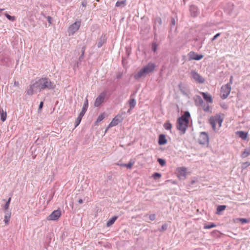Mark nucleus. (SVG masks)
Instances as JSON below:
<instances>
[{"label": "nucleus", "instance_id": "obj_1", "mask_svg": "<svg viewBox=\"0 0 250 250\" xmlns=\"http://www.w3.org/2000/svg\"><path fill=\"white\" fill-rule=\"evenodd\" d=\"M56 87V84L48 77H42L38 81L31 83L26 92L27 95L31 96L44 90H53Z\"/></svg>", "mask_w": 250, "mask_h": 250}, {"label": "nucleus", "instance_id": "obj_2", "mask_svg": "<svg viewBox=\"0 0 250 250\" xmlns=\"http://www.w3.org/2000/svg\"><path fill=\"white\" fill-rule=\"evenodd\" d=\"M156 65L154 63L149 62L134 75V78L138 80L143 77L146 76L147 74L153 71Z\"/></svg>", "mask_w": 250, "mask_h": 250}, {"label": "nucleus", "instance_id": "obj_3", "mask_svg": "<svg viewBox=\"0 0 250 250\" xmlns=\"http://www.w3.org/2000/svg\"><path fill=\"white\" fill-rule=\"evenodd\" d=\"M188 119H186L183 116H181L177 120V128L181 131L182 134H184L188 126Z\"/></svg>", "mask_w": 250, "mask_h": 250}, {"label": "nucleus", "instance_id": "obj_4", "mask_svg": "<svg viewBox=\"0 0 250 250\" xmlns=\"http://www.w3.org/2000/svg\"><path fill=\"white\" fill-rule=\"evenodd\" d=\"M88 100L86 98L84 101V104H83L82 111L80 112V113L79 114V116L78 117V118H77V119L75 121V127H77V126H78V125L80 124L81 120L82 119V118L85 114V113L88 108Z\"/></svg>", "mask_w": 250, "mask_h": 250}, {"label": "nucleus", "instance_id": "obj_5", "mask_svg": "<svg viewBox=\"0 0 250 250\" xmlns=\"http://www.w3.org/2000/svg\"><path fill=\"white\" fill-rule=\"evenodd\" d=\"M231 90L230 83H227L223 85L221 88V98L222 99H226L230 93Z\"/></svg>", "mask_w": 250, "mask_h": 250}, {"label": "nucleus", "instance_id": "obj_6", "mask_svg": "<svg viewBox=\"0 0 250 250\" xmlns=\"http://www.w3.org/2000/svg\"><path fill=\"white\" fill-rule=\"evenodd\" d=\"M81 21H76L71 24L68 29L69 36L73 35L80 28L81 26Z\"/></svg>", "mask_w": 250, "mask_h": 250}, {"label": "nucleus", "instance_id": "obj_7", "mask_svg": "<svg viewBox=\"0 0 250 250\" xmlns=\"http://www.w3.org/2000/svg\"><path fill=\"white\" fill-rule=\"evenodd\" d=\"M209 137L208 133L206 132H202L200 133L198 139V142L201 145H206L208 143Z\"/></svg>", "mask_w": 250, "mask_h": 250}, {"label": "nucleus", "instance_id": "obj_8", "mask_svg": "<svg viewBox=\"0 0 250 250\" xmlns=\"http://www.w3.org/2000/svg\"><path fill=\"white\" fill-rule=\"evenodd\" d=\"M123 120V119L122 118V116L121 115H117L114 118H113L112 121L109 124L107 128L106 129L105 131H106L109 128L116 126L117 125H118L119 123H121L122 122Z\"/></svg>", "mask_w": 250, "mask_h": 250}, {"label": "nucleus", "instance_id": "obj_9", "mask_svg": "<svg viewBox=\"0 0 250 250\" xmlns=\"http://www.w3.org/2000/svg\"><path fill=\"white\" fill-rule=\"evenodd\" d=\"M188 61L196 60L199 61L201 60L204 57L202 54H198L194 51H190L188 54Z\"/></svg>", "mask_w": 250, "mask_h": 250}, {"label": "nucleus", "instance_id": "obj_10", "mask_svg": "<svg viewBox=\"0 0 250 250\" xmlns=\"http://www.w3.org/2000/svg\"><path fill=\"white\" fill-rule=\"evenodd\" d=\"M192 78L197 83H203L205 82V80L199 75L196 71L192 70L191 72Z\"/></svg>", "mask_w": 250, "mask_h": 250}, {"label": "nucleus", "instance_id": "obj_11", "mask_svg": "<svg viewBox=\"0 0 250 250\" xmlns=\"http://www.w3.org/2000/svg\"><path fill=\"white\" fill-rule=\"evenodd\" d=\"M61 215V211L60 209L53 211L47 218L48 220H57Z\"/></svg>", "mask_w": 250, "mask_h": 250}, {"label": "nucleus", "instance_id": "obj_12", "mask_svg": "<svg viewBox=\"0 0 250 250\" xmlns=\"http://www.w3.org/2000/svg\"><path fill=\"white\" fill-rule=\"evenodd\" d=\"M105 95V93L103 92L96 98L94 102V106L95 107L99 106L101 104L104 102Z\"/></svg>", "mask_w": 250, "mask_h": 250}, {"label": "nucleus", "instance_id": "obj_13", "mask_svg": "<svg viewBox=\"0 0 250 250\" xmlns=\"http://www.w3.org/2000/svg\"><path fill=\"white\" fill-rule=\"evenodd\" d=\"M177 174L180 179H184L186 176V168L184 167L178 168Z\"/></svg>", "mask_w": 250, "mask_h": 250}, {"label": "nucleus", "instance_id": "obj_14", "mask_svg": "<svg viewBox=\"0 0 250 250\" xmlns=\"http://www.w3.org/2000/svg\"><path fill=\"white\" fill-rule=\"evenodd\" d=\"M162 24V20L161 18L159 17H157L154 19V24H153V32L155 36H156V26H160Z\"/></svg>", "mask_w": 250, "mask_h": 250}, {"label": "nucleus", "instance_id": "obj_15", "mask_svg": "<svg viewBox=\"0 0 250 250\" xmlns=\"http://www.w3.org/2000/svg\"><path fill=\"white\" fill-rule=\"evenodd\" d=\"M167 142V140L166 139V135L163 134L159 135L158 138V144L159 145H164Z\"/></svg>", "mask_w": 250, "mask_h": 250}, {"label": "nucleus", "instance_id": "obj_16", "mask_svg": "<svg viewBox=\"0 0 250 250\" xmlns=\"http://www.w3.org/2000/svg\"><path fill=\"white\" fill-rule=\"evenodd\" d=\"M201 95H202L204 99L208 103H212L213 102L211 96L207 92H201Z\"/></svg>", "mask_w": 250, "mask_h": 250}, {"label": "nucleus", "instance_id": "obj_17", "mask_svg": "<svg viewBox=\"0 0 250 250\" xmlns=\"http://www.w3.org/2000/svg\"><path fill=\"white\" fill-rule=\"evenodd\" d=\"M107 38L106 37L105 35H103L101 38L99 39L97 44V47L100 48L102 46V45L106 42Z\"/></svg>", "mask_w": 250, "mask_h": 250}, {"label": "nucleus", "instance_id": "obj_18", "mask_svg": "<svg viewBox=\"0 0 250 250\" xmlns=\"http://www.w3.org/2000/svg\"><path fill=\"white\" fill-rule=\"evenodd\" d=\"M193 99L194 100L195 104L196 106H201L204 103L203 100L199 95H196L194 96Z\"/></svg>", "mask_w": 250, "mask_h": 250}, {"label": "nucleus", "instance_id": "obj_19", "mask_svg": "<svg viewBox=\"0 0 250 250\" xmlns=\"http://www.w3.org/2000/svg\"><path fill=\"white\" fill-rule=\"evenodd\" d=\"M227 206L225 205H219L217 207L216 213L218 215H221L222 211H224L226 208Z\"/></svg>", "mask_w": 250, "mask_h": 250}, {"label": "nucleus", "instance_id": "obj_20", "mask_svg": "<svg viewBox=\"0 0 250 250\" xmlns=\"http://www.w3.org/2000/svg\"><path fill=\"white\" fill-rule=\"evenodd\" d=\"M190 11L192 16H196L197 15L198 8L195 5H191L190 6Z\"/></svg>", "mask_w": 250, "mask_h": 250}, {"label": "nucleus", "instance_id": "obj_21", "mask_svg": "<svg viewBox=\"0 0 250 250\" xmlns=\"http://www.w3.org/2000/svg\"><path fill=\"white\" fill-rule=\"evenodd\" d=\"M0 119L2 122H4L7 117V113L5 111H4L2 108H0Z\"/></svg>", "mask_w": 250, "mask_h": 250}, {"label": "nucleus", "instance_id": "obj_22", "mask_svg": "<svg viewBox=\"0 0 250 250\" xmlns=\"http://www.w3.org/2000/svg\"><path fill=\"white\" fill-rule=\"evenodd\" d=\"M4 221L6 224H7L9 221L11 217V212L10 211H4Z\"/></svg>", "mask_w": 250, "mask_h": 250}, {"label": "nucleus", "instance_id": "obj_23", "mask_svg": "<svg viewBox=\"0 0 250 250\" xmlns=\"http://www.w3.org/2000/svg\"><path fill=\"white\" fill-rule=\"evenodd\" d=\"M239 137L243 140H246L248 136V133L243 131H238L237 132Z\"/></svg>", "mask_w": 250, "mask_h": 250}, {"label": "nucleus", "instance_id": "obj_24", "mask_svg": "<svg viewBox=\"0 0 250 250\" xmlns=\"http://www.w3.org/2000/svg\"><path fill=\"white\" fill-rule=\"evenodd\" d=\"M117 216H114L111 218L110 219H109V220L106 223L107 227H110L111 225H112L114 223L115 221L117 220Z\"/></svg>", "mask_w": 250, "mask_h": 250}, {"label": "nucleus", "instance_id": "obj_25", "mask_svg": "<svg viewBox=\"0 0 250 250\" xmlns=\"http://www.w3.org/2000/svg\"><path fill=\"white\" fill-rule=\"evenodd\" d=\"M128 104L129 105V107H130V109H132V108H133L135 106L136 104V101L133 98L130 99L128 101Z\"/></svg>", "mask_w": 250, "mask_h": 250}, {"label": "nucleus", "instance_id": "obj_26", "mask_svg": "<svg viewBox=\"0 0 250 250\" xmlns=\"http://www.w3.org/2000/svg\"><path fill=\"white\" fill-rule=\"evenodd\" d=\"M209 123L211 125L213 129L216 130V120L213 118H210L209 119Z\"/></svg>", "mask_w": 250, "mask_h": 250}, {"label": "nucleus", "instance_id": "obj_27", "mask_svg": "<svg viewBox=\"0 0 250 250\" xmlns=\"http://www.w3.org/2000/svg\"><path fill=\"white\" fill-rule=\"evenodd\" d=\"M250 155V148H246L244 150L242 154V157L246 158Z\"/></svg>", "mask_w": 250, "mask_h": 250}, {"label": "nucleus", "instance_id": "obj_28", "mask_svg": "<svg viewBox=\"0 0 250 250\" xmlns=\"http://www.w3.org/2000/svg\"><path fill=\"white\" fill-rule=\"evenodd\" d=\"M126 0L118 1L115 4L116 7H124L125 5Z\"/></svg>", "mask_w": 250, "mask_h": 250}, {"label": "nucleus", "instance_id": "obj_29", "mask_svg": "<svg viewBox=\"0 0 250 250\" xmlns=\"http://www.w3.org/2000/svg\"><path fill=\"white\" fill-rule=\"evenodd\" d=\"M216 226V225L214 223H210L209 224H205L204 228L205 229H209Z\"/></svg>", "mask_w": 250, "mask_h": 250}, {"label": "nucleus", "instance_id": "obj_30", "mask_svg": "<svg viewBox=\"0 0 250 250\" xmlns=\"http://www.w3.org/2000/svg\"><path fill=\"white\" fill-rule=\"evenodd\" d=\"M201 106L202 107L203 110H204V111L205 112H209V108H210V107H209V105L208 104H205V103H204V104H202L201 105Z\"/></svg>", "mask_w": 250, "mask_h": 250}, {"label": "nucleus", "instance_id": "obj_31", "mask_svg": "<svg viewBox=\"0 0 250 250\" xmlns=\"http://www.w3.org/2000/svg\"><path fill=\"white\" fill-rule=\"evenodd\" d=\"M164 126L166 129L170 130L172 127V125L169 121H167L164 124Z\"/></svg>", "mask_w": 250, "mask_h": 250}, {"label": "nucleus", "instance_id": "obj_32", "mask_svg": "<svg viewBox=\"0 0 250 250\" xmlns=\"http://www.w3.org/2000/svg\"><path fill=\"white\" fill-rule=\"evenodd\" d=\"M161 174L158 172H155L152 177L154 180H157L161 177Z\"/></svg>", "mask_w": 250, "mask_h": 250}, {"label": "nucleus", "instance_id": "obj_33", "mask_svg": "<svg viewBox=\"0 0 250 250\" xmlns=\"http://www.w3.org/2000/svg\"><path fill=\"white\" fill-rule=\"evenodd\" d=\"M84 59V55L81 54L79 58L78 61L76 63V65L77 67H79V65L81 64L82 62L83 61Z\"/></svg>", "mask_w": 250, "mask_h": 250}, {"label": "nucleus", "instance_id": "obj_34", "mask_svg": "<svg viewBox=\"0 0 250 250\" xmlns=\"http://www.w3.org/2000/svg\"><path fill=\"white\" fill-rule=\"evenodd\" d=\"M157 161L159 163V164H160V165L161 166H164L166 165V161H165V160H164L163 159L158 158L157 159Z\"/></svg>", "mask_w": 250, "mask_h": 250}, {"label": "nucleus", "instance_id": "obj_35", "mask_svg": "<svg viewBox=\"0 0 250 250\" xmlns=\"http://www.w3.org/2000/svg\"><path fill=\"white\" fill-rule=\"evenodd\" d=\"M134 164V162L130 160L128 164H125V167L127 168H131Z\"/></svg>", "mask_w": 250, "mask_h": 250}, {"label": "nucleus", "instance_id": "obj_36", "mask_svg": "<svg viewBox=\"0 0 250 250\" xmlns=\"http://www.w3.org/2000/svg\"><path fill=\"white\" fill-rule=\"evenodd\" d=\"M151 49L152 51L154 52H155L157 49V44L156 42H153L151 45Z\"/></svg>", "mask_w": 250, "mask_h": 250}, {"label": "nucleus", "instance_id": "obj_37", "mask_svg": "<svg viewBox=\"0 0 250 250\" xmlns=\"http://www.w3.org/2000/svg\"><path fill=\"white\" fill-rule=\"evenodd\" d=\"M5 16L9 20L11 21H13L15 20V17L14 16H10L7 13H5Z\"/></svg>", "mask_w": 250, "mask_h": 250}, {"label": "nucleus", "instance_id": "obj_38", "mask_svg": "<svg viewBox=\"0 0 250 250\" xmlns=\"http://www.w3.org/2000/svg\"><path fill=\"white\" fill-rule=\"evenodd\" d=\"M167 224H165L163 225L161 227V228L159 229V230L160 232H162V231H164L166 230H167Z\"/></svg>", "mask_w": 250, "mask_h": 250}, {"label": "nucleus", "instance_id": "obj_39", "mask_svg": "<svg viewBox=\"0 0 250 250\" xmlns=\"http://www.w3.org/2000/svg\"><path fill=\"white\" fill-rule=\"evenodd\" d=\"M215 120H216V123L217 122L219 124V127H220L223 122V119H222L220 116H219Z\"/></svg>", "mask_w": 250, "mask_h": 250}, {"label": "nucleus", "instance_id": "obj_40", "mask_svg": "<svg viewBox=\"0 0 250 250\" xmlns=\"http://www.w3.org/2000/svg\"><path fill=\"white\" fill-rule=\"evenodd\" d=\"M104 114L100 115L97 119L96 122L99 123L101 122L104 119Z\"/></svg>", "mask_w": 250, "mask_h": 250}, {"label": "nucleus", "instance_id": "obj_41", "mask_svg": "<svg viewBox=\"0 0 250 250\" xmlns=\"http://www.w3.org/2000/svg\"><path fill=\"white\" fill-rule=\"evenodd\" d=\"M249 166H250V163H249L248 162H244V163H242V168L243 169H245L246 168L248 167H249Z\"/></svg>", "mask_w": 250, "mask_h": 250}, {"label": "nucleus", "instance_id": "obj_42", "mask_svg": "<svg viewBox=\"0 0 250 250\" xmlns=\"http://www.w3.org/2000/svg\"><path fill=\"white\" fill-rule=\"evenodd\" d=\"M239 220L242 224L248 223L249 222V220L246 218H239Z\"/></svg>", "mask_w": 250, "mask_h": 250}, {"label": "nucleus", "instance_id": "obj_43", "mask_svg": "<svg viewBox=\"0 0 250 250\" xmlns=\"http://www.w3.org/2000/svg\"><path fill=\"white\" fill-rule=\"evenodd\" d=\"M182 116H183L184 118H185L186 119H188L190 117V113L188 111H186Z\"/></svg>", "mask_w": 250, "mask_h": 250}, {"label": "nucleus", "instance_id": "obj_44", "mask_svg": "<svg viewBox=\"0 0 250 250\" xmlns=\"http://www.w3.org/2000/svg\"><path fill=\"white\" fill-rule=\"evenodd\" d=\"M175 24H176V20L174 18L172 17L171 18V23H170L171 27H172V26H175Z\"/></svg>", "mask_w": 250, "mask_h": 250}, {"label": "nucleus", "instance_id": "obj_45", "mask_svg": "<svg viewBox=\"0 0 250 250\" xmlns=\"http://www.w3.org/2000/svg\"><path fill=\"white\" fill-rule=\"evenodd\" d=\"M9 204L6 202L5 205L3 207V209L4 210V211H9L8 209L9 208Z\"/></svg>", "mask_w": 250, "mask_h": 250}, {"label": "nucleus", "instance_id": "obj_46", "mask_svg": "<svg viewBox=\"0 0 250 250\" xmlns=\"http://www.w3.org/2000/svg\"><path fill=\"white\" fill-rule=\"evenodd\" d=\"M43 106V102L42 101L41 102L39 106L38 112H40L42 110V107Z\"/></svg>", "mask_w": 250, "mask_h": 250}, {"label": "nucleus", "instance_id": "obj_47", "mask_svg": "<svg viewBox=\"0 0 250 250\" xmlns=\"http://www.w3.org/2000/svg\"><path fill=\"white\" fill-rule=\"evenodd\" d=\"M149 219L151 221H153L156 218V215L155 214H150L149 216Z\"/></svg>", "mask_w": 250, "mask_h": 250}, {"label": "nucleus", "instance_id": "obj_48", "mask_svg": "<svg viewBox=\"0 0 250 250\" xmlns=\"http://www.w3.org/2000/svg\"><path fill=\"white\" fill-rule=\"evenodd\" d=\"M220 36V33H217L212 38L211 41H213L215 40L218 37Z\"/></svg>", "mask_w": 250, "mask_h": 250}, {"label": "nucleus", "instance_id": "obj_49", "mask_svg": "<svg viewBox=\"0 0 250 250\" xmlns=\"http://www.w3.org/2000/svg\"><path fill=\"white\" fill-rule=\"evenodd\" d=\"M86 49V45H83L82 48L81 54L84 55L85 50Z\"/></svg>", "mask_w": 250, "mask_h": 250}, {"label": "nucleus", "instance_id": "obj_50", "mask_svg": "<svg viewBox=\"0 0 250 250\" xmlns=\"http://www.w3.org/2000/svg\"><path fill=\"white\" fill-rule=\"evenodd\" d=\"M82 5L83 7H86L87 5V1L86 0H83L82 2Z\"/></svg>", "mask_w": 250, "mask_h": 250}, {"label": "nucleus", "instance_id": "obj_51", "mask_svg": "<svg viewBox=\"0 0 250 250\" xmlns=\"http://www.w3.org/2000/svg\"><path fill=\"white\" fill-rule=\"evenodd\" d=\"M219 233V232L218 230H214L211 232V234L214 236L215 235H217Z\"/></svg>", "mask_w": 250, "mask_h": 250}, {"label": "nucleus", "instance_id": "obj_52", "mask_svg": "<svg viewBox=\"0 0 250 250\" xmlns=\"http://www.w3.org/2000/svg\"><path fill=\"white\" fill-rule=\"evenodd\" d=\"M221 106L223 108L225 109L228 108V106H227V105L225 104H221Z\"/></svg>", "mask_w": 250, "mask_h": 250}, {"label": "nucleus", "instance_id": "obj_53", "mask_svg": "<svg viewBox=\"0 0 250 250\" xmlns=\"http://www.w3.org/2000/svg\"><path fill=\"white\" fill-rule=\"evenodd\" d=\"M122 77V74H121V73H119L117 75V78L118 79H121Z\"/></svg>", "mask_w": 250, "mask_h": 250}, {"label": "nucleus", "instance_id": "obj_54", "mask_svg": "<svg viewBox=\"0 0 250 250\" xmlns=\"http://www.w3.org/2000/svg\"><path fill=\"white\" fill-rule=\"evenodd\" d=\"M51 20H52V18L50 16H48L47 21H48L49 23H51Z\"/></svg>", "mask_w": 250, "mask_h": 250}, {"label": "nucleus", "instance_id": "obj_55", "mask_svg": "<svg viewBox=\"0 0 250 250\" xmlns=\"http://www.w3.org/2000/svg\"><path fill=\"white\" fill-rule=\"evenodd\" d=\"M14 86H19V83L18 81H15L14 82Z\"/></svg>", "mask_w": 250, "mask_h": 250}, {"label": "nucleus", "instance_id": "obj_56", "mask_svg": "<svg viewBox=\"0 0 250 250\" xmlns=\"http://www.w3.org/2000/svg\"><path fill=\"white\" fill-rule=\"evenodd\" d=\"M180 89L181 92L184 95H187V94L185 92V90H184L182 88H181L180 87Z\"/></svg>", "mask_w": 250, "mask_h": 250}, {"label": "nucleus", "instance_id": "obj_57", "mask_svg": "<svg viewBox=\"0 0 250 250\" xmlns=\"http://www.w3.org/2000/svg\"><path fill=\"white\" fill-rule=\"evenodd\" d=\"M78 202L79 204H82L83 203V200L82 199H80Z\"/></svg>", "mask_w": 250, "mask_h": 250}, {"label": "nucleus", "instance_id": "obj_58", "mask_svg": "<svg viewBox=\"0 0 250 250\" xmlns=\"http://www.w3.org/2000/svg\"><path fill=\"white\" fill-rule=\"evenodd\" d=\"M11 198L9 197L8 200L6 201V202L10 204V202H11Z\"/></svg>", "mask_w": 250, "mask_h": 250}, {"label": "nucleus", "instance_id": "obj_59", "mask_svg": "<svg viewBox=\"0 0 250 250\" xmlns=\"http://www.w3.org/2000/svg\"><path fill=\"white\" fill-rule=\"evenodd\" d=\"M131 109H130V107L129 108V109L127 110V112L128 113H130V111H131Z\"/></svg>", "mask_w": 250, "mask_h": 250}, {"label": "nucleus", "instance_id": "obj_60", "mask_svg": "<svg viewBox=\"0 0 250 250\" xmlns=\"http://www.w3.org/2000/svg\"><path fill=\"white\" fill-rule=\"evenodd\" d=\"M232 78V77L231 76V78H230V83H232V81H231Z\"/></svg>", "mask_w": 250, "mask_h": 250}, {"label": "nucleus", "instance_id": "obj_61", "mask_svg": "<svg viewBox=\"0 0 250 250\" xmlns=\"http://www.w3.org/2000/svg\"><path fill=\"white\" fill-rule=\"evenodd\" d=\"M125 164H124L121 165V166H122V167H125Z\"/></svg>", "mask_w": 250, "mask_h": 250}, {"label": "nucleus", "instance_id": "obj_62", "mask_svg": "<svg viewBox=\"0 0 250 250\" xmlns=\"http://www.w3.org/2000/svg\"><path fill=\"white\" fill-rule=\"evenodd\" d=\"M2 10H3V9H0V13Z\"/></svg>", "mask_w": 250, "mask_h": 250}, {"label": "nucleus", "instance_id": "obj_63", "mask_svg": "<svg viewBox=\"0 0 250 250\" xmlns=\"http://www.w3.org/2000/svg\"><path fill=\"white\" fill-rule=\"evenodd\" d=\"M96 1L99 2V1H100V0H96Z\"/></svg>", "mask_w": 250, "mask_h": 250}]
</instances>
